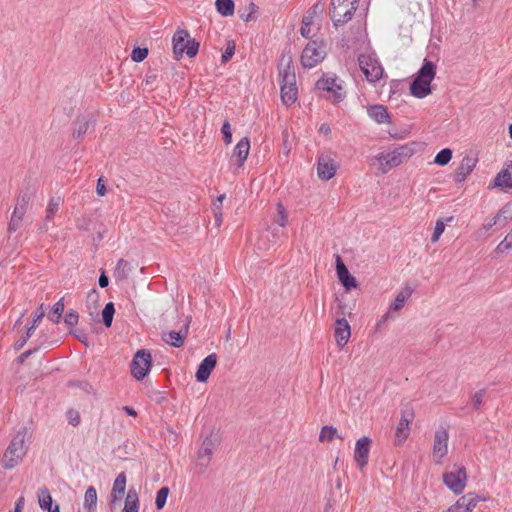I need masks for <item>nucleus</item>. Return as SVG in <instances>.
Masks as SVG:
<instances>
[{"label": "nucleus", "mask_w": 512, "mask_h": 512, "mask_svg": "<svg viewBox=\"0 0 512 512\" xmlns=\"http://www.w3.org/2000/svg\"><path fill=\"white\" fill-rule=\"evenodd\" d=\"M28 440L27 428H21L13 436L1 459V465L5 470H12L23 462L28 452Z\"/></svg>", "instance_id": "f257e3e1"}, {"label": "nucleus", "mask_w": 512, "mask_h": 512, "mask_svg": "<svg viewBox=\"0 0 512 512\" xmlns=\"http://www.w3.org/2000/svg\"><path fill=\"white\" fill-rule=\"evenodd\" d=\"M281 99L284 105L291 106L298 97V89L296 86V76L292 65V57L283 55L279 66Z\"/></svg>", "instance_id": "f03ea898"}, {"label": "nucleus", "mask_w": 512, "mask_h": 512, "mask_svg": "<svg viewBox=\"0 0 512 512\" xmlns=\"http://www.w3.org/2000/svg\"><path fill=\"white\" fill-rule=\"evenodd\" d=\"M288 214L282 203H277V213L274 217L275 226H268L263 229L258 238V246L260 249H268L272 244H275L280 237L284 234L283 229L287 225Z\"/></svg>", "instance_id": "7ed1b4c3"}, {"label": "nucleus", "mask_w": 512, "mask_h": 512, "mask_svg": "<svg viewBox=\"0 0 512 512\" xmlns=\"http://www.w3.org/2000/svg\"><path fill=\"white\" fill-rule=\"evenodd\" d=\"M437 66L429 60H424L422 67L417 72L410 85V93L416 98H425L431 94V82L436 76Z\"/></svg>", "instance_id": "20e7f679"}, {"label": "nucleus", "mask_w": 512, "mask_h": 512, "mask_svg": "<svg viewBox=\"0 0 512 512\" xmlns=\"http://www.w3.org/2000/svg\"><path fill=\"white\" fill-rule=\"evenodd\" d=\"M415 153L413 144L402 145L391 152L381 154L377 157L379 161L380 170L382 173H387L394 167L401 165L404 161L408 160Z\"/></svg>", "instance_id": "39448f33"}, {"label": "nucleus", "mask_w": 512, "mask_h": 512, "mask_svg": "<svg viewBox=\"0 0 512 512\" xmlns=\"http://www.w3.org/2000/svg\"><path fill=\"white\" fill-rule=\"evenodd\" d=\"M318 90L327 92L328 99L333 103H339L346 97L344 82L335 74H325L317 82Z\"/></svg>", "instance_id": "423d86ee"}, {"label": "nucleus", "mask_w": 512, "mask_h": 512, "mask_svg": "<svg viewBox=\"0 0 512 512\" xmlns=\"http://www.w3.org/2000/svg\"><path fill=\"white\" fill-rule=\"evenodd\" d=\"M359 0H331L330 16L333 23L344 24L352 19Z\"/></svg>", "instance_id": "0eeeda50"}, {"label": "nucleus", "mask_w": 512, "mask_h": 512, "mask_svg": "<svg viewBox=\"0 0 512 512\" xmlns=\"http://www.w3.org/2000/svg\"><path fill=\"white\" fill-rule=\"evenodd\" d=\"M358 64L368 82L375 83L382 78L384 69L375 54H361L358 57Z\"/></svg>", "instance_id": "6e6552de"}, {"label": "nucleus", "mask_w": 512, "mask_h": 512, "mask_svg": "<svg viewBox=\"0 0 512 512\" xmlns=\"http://www.w3.org/2000/svg\"><path fill=\"white\" fill-rule=\"evenodd\" d=\"M220 443V439L217 434L211 432L202 441L196 455L195 466L200 470H205L211 463L212 456L217 446Z\"/></svg>", "instance_id": "1a4fd4ad"}, {"label": "nucleus", "mask_w": 512, "mask_h": 512, "mask_svg": "<svg viewBox=\"0 0 512 512\" xmlns=\"http://www.w3.org/2000/svg\"><path fill=\"white\" fill-rule=\"evenodd\" d=\"M326 57V45L323 41H310L301 54V64L305 68H313Z\"/></svg>", "instance_id": "9d476101"}, {"label": "nucleus", "mask_w": 512, "mask_h": 512, "mask_svg": "<svg viewBox=\"0 0 512 512\" xmlns=\"http://www.w3.org/2000/svg\"><path fill=\"white\" fill-rule=\"evenodd\" d=\"M199 49V43L190 38L188 31L177 30L173 36V52L179 58L184 53L194 57Z\"/></svg>", "instance_id": "9b49d317"}, {"label": "nucleus", "mask_w": 512, "mask_h": 512, "mask_svg": "<svg viewBox=\"0 0 512 512\" xmlns=\"http://www.w3.org/2000/svg\"><path fill=\"white\" fill-rule=\"evenodd\" d=\"M152 367L151 353L146 349L138 350L130 364L131 375L138 381L143 380Z\"/></svg>", "instance_id": "f8f14e48"}, {"label": "nucleus", "mask_w": 512, "mask_h": 512, "mask_svg": "<svg viewBox=\"0 0 512 512\" xmlns=\"http://www.w3.org/2000/svg\"><path fill=\"white\" fill-rule=\"evenodd\" d=\"M443 483L456 495H460L467 485V472L463 466H455L453 470L443 474Z\"/></svg>", "instance_id": "ddd939ff"}, {"label": "nucleus", "mask_w": 512, "mask_h": 512, "mask_svg": "<svg viewBox=\"0 0 512 512\" xmlns=\"http://www.w3.org/2000/svg\"><path fill=\"white\" fill-rule=\"evenodd\" d=\"M449 433L444 427L435 431L432 449V459L435 463L442 462L444 457L448 454Z\"/></svg>", "instance_id": "4468645a"}, {"label": "nucleus", "mask_w": 512, "mask_h": 512, "mask_svg": "<svg viewBox=\"0 0 512 512\" xmlns=\"http://www.w3.org/2000/svg\"><path fill=\"white\" fill-rule=\"evenodd\" d=\"M335 155L331 152L322 153L317 160V175L321 180L328 181L336 174Z\"/></svg>", "instance_id": "2eb2a0df"}, {"label": "nucleus", "mask_w": 512, "mask_h": 512, "mask_svg": "<svg viewBox=\"0 0 512 512\" xmlns=\"http://www.w3.org/2000/svg\"><path fill=\"white\" fill-rule=\"evenodd\" d=\"M372 439L368 436L359 438L355 443L353 458L359 470H363L369 460Z\"/></svg>", "instance_id": "dca6fc26"}, {"label": "nucleus", "mask_w": 512, "mask_h": 512, "mask_svg": "<svg viewBox=\"0 0 512 512\" xmlns=\"http://www.w3.org/2000/svg\"><path fill=\"white\" fill-rule=\"evenodd\" d=\"M486 500L485 497L481 498L475 492H468L449 506L447 512H472L480 501Z\"/></svg>", "instance_id": "f3484780"}, {"label": "nucleus", "mask_w": 512, "mask_h": 512, "mask_svg": "<svg viewBox=\"0 0 512 512\" xmlns=\"http://www.w3.org/2000/svg\"><path fill=\"white\" fill-rule=\"evenodd\" d=\"M414 418L412 409H406L401 412V417L396 427L394 442L396 445H402L410 435V423Z\"/></svg>", "instance_id": "a211bd4d"}, {"label": "nucleus", "mask_w": 512, "mask_h": 512, "mask_svg": "<svg viewBox=\"0 0 512 512\" xmlns=\"http://www.w3.org/2000/svg\"><path fill=\"white\" fill-rule=\"evenodd\" d=\"M335 342L339 348H343L351 337V327L345 318L336 319L334 324Z\"/></svg>", "instance_id": "6ab92c4d"}, {"label": "nucleus", "mask_w": 512, "mask_h": 512, "mask_svg": "<svg viewBox=\"0 0 512 512\" xmlns=\"http://www.w3.org/2000/svg\"><path fill=\"white\" fill-rule=\"evenodd\" d=\"M217 365V355L215 353L209 354L205 357L198 366L195 377L198 382H206Z\"/></svg>", "instance_id": "aec40b11"}, {"label": "nucleus", "mask_w": 512, "mask_h": 512, "mask_svg": "<svg viewBox=\"0 0 512 512\" xmlns=\"http://www.w3.org/2000/svg\"><path fill=\"white\" fill-rule=\"evenodd\" d=\"M250 151V141L247 137L242 138L236 144L233 155L232 162L236 165L237 168H241L246 161Z\"/></svg>", "instance_id": "412c9836"}, {"label": "nucleus", "mask_w": 512, "mask_h": 512, "mask_svg": "<svg viewBox=\"0 0 512 512\" xmlns=\"http://www.w3.org/2000/svg\"><path fill=\"white\" fill-rule=\"evenodd\" d=\"M63 204V199L60 196L51 197L48 201L45 218L43 224L40 226L42 231H47L49 228V223L53 221L54 216L60 209V206Z\"/></svg>", "instance_id": "4be33fe9"}, {"label": "nucleus", "mask_w": 512, "mask_h": 512, "mask_svg": "<svg viewBox=\"0 0 512 512\" xmlns=\"http://www.w3.org/2000/svg\"><path fill=\"white\" fill-rule=\"evenodd\" d=\"M336 271L340 283L345 287L347 291L357 287L356 279L350 275L347 267L345 266L341 258H337Z\"/></svg>", "instance_id": "5701e85b"}, {"label": "nucleus", "mask_w": 512, "mask_h": 512, "mask_svg": "<svg viewBox=\"0 0 512 512\" xmlns=\"http://www.w3.org/2000/svg\"><path fill=\"white\" fill-rule=\"evenodd\" d=\"M493 185L501 189L512 188V162L506 163L501 171L498 172L494 178Z\"/></svg>", "instance_id": "b1692460"}, {"label": "nucleus", "mask_w": 512, "mask_h": 512, "mask_svg": "<svg viewBox=\"0 0 512 512\" xmlns=\"http://www.w3.org/2000/svg\"><path fill=\"white\" fill-rule=\"evenodd\" d=\"M475 168V161L470 157H464L457 167L453 179L456 183L464 182Z\"/></svg>", "instance_id": "393cba45"}, {"label": "nucleus", "mask_w": 512, "mask_h": 512, "mask_svg": "<svg viewBox=\"0 0 512 512\" xmlns=\"http://www.w3.org/2000/svg\"><path fill=\"white\" fill-rule=\"evenodd\" d=\"M26 213V204H17L12 212L10 221L8 223L7 231L9 234H12L18 231L22 225L24 220V215Z\"/></svg>", "instance_id": "a878e982"}, {"label": "nucleus", "mask_w": 512, "mask_h": 512, "mask_svg": "<svg viewBox=\"0 0 512 512\" xmlns=\"http://www.w3.org/2000/svg\"><path fill=\"white\" fill-rule=\"evenodd\" d=\"M126 475L124 472L118 474L116 479L114 480L111 495H110V504L114 506L117 504L123 497L126 489Z\"/></svg>", "instance_id": "bb28decb"}, {"label": "nucleus", "mask_w": 512, "mask_h": 512, "mask_svg": "<svg viewBox=\"0 0 512 512\" xmlns=\"http://www.w3.org/2000/svg\"><path fill=\"white\" fill-rule=\"evenodd\" d=\"M367 113L378 124H389L391 122L390 115L383 105L369 106Z\"/></svg>", "instance_id": "cd10ccee"}, {"label": "nucleus", "mask_w": 512, "mask_h": 512, "mask_svg": "<svg viewBox=\"0 0 512 512\" xmlns=\"http://www.w3.org/2000/svg\"><path fill=\"white\" fill-rule=\"evenodd\" d=\"M97 500L98 496L95 487H88V489L85 492L83 501V508L85 512H96Z\"/></svg>", "instance_id": "c85d7f7f"}, {"label": "nucleus", "mask_w": 512, "mask_h": 512, "mask_svg": "<svg viewBox=\"0 0 512 512\" xmlns=\"http://www.w3.org/2000/svg\"><path fill=\"white\" fill-rule=\"evenodd\" d=\"M412 289L408 286L401 289L398 294L396 295L394 301L392 302L390 306V310L392 311H399L403 308L405 302L411 297L412 295Z\"/></svg>", "instance_id": "c756f323"}, {"label": "nucleus", "mask_w": 512, "mask_h": 512, "mask_svg": "<svg viewBox=\"0 0 512 512\" xmlns=\"http://www.w3.org/2000/svg\"><path fill=\"white\" fill-rule=\"evenodd\" d=\"M139 497L135 489H130L125 499L124 507L121 512H138Z\"/></svg>", "instance_id": "7c9ffc66"}, {"label": "nucleus", "mask_w": 512, "mask_h": 512, "mask_svg": "<svg viewBox=\"0 0 512 512\" xmlns=\"http://www.w3.org/2000/svg\"><path fill=\"white\" fill-rule=\"evenodd\" d=\"M185 335L176 331H169L163 334V340L173 346V347H181L184 344Z\"/></svg>", "instance_id": "2f4dec72"}, {"label": "nucleus", "mask_w": 512, "mask_h": 512, "mask_svg": "<svg viewBox=\"0 0 512 512\" xmlns=\"http://www.w3.org/2000/svg\"><path fill=\"white\" fill-rule=\"evenodd\" d=\"M335 438L342 439V436L338 434V430L334 426H323L320 430L319 441L320 442H331Z\"/></svg>", "instance_id": "473e14b6"}, {"label": "nucleus", "mask_w": 512, "mask_h": 512, "mask_svg": "<svg viewBox=\"0 0 512 512\" xmlns=\"http://www.w3.org/2000/svg\"><path fill=\"white\" fill-rule=\"evenodd\" d=\"M216 9L224 17L232 16L234 13V3L232 0H216Z\"/></svg>", "instance_id": "72a5a7b5"}, {"label": "nucleus", "mask_w": 512, "mask_h": 512, "mask_svg": "<svg viewBox=\"0 0 512 512\" xmlns=\"http://www.w3.org/2000/svg\"><path fill=\"white\" fill-rule=\"evenodd\" d=\"M39 506L43 510H48L52 506V496L47 488H41L38 493Z\"/></svg>", "instance_id": "f704fd0d"}, {"label": "nucleus", "mask_w": 512, "mask_h": 512, "mask_svg": "<svg viewBox=\"0 0 512 512\" xmlns=\"http://www.w3.org/2000/svg\"><path fill=\"white\" fill-rule=\"evenodd\" d=\"M451 159H452V150L449 148H444L436 154V156L434 158V163L439 166H445L450 162Z\"/></svg>", "instance_id": "c9c22d12"}, {"label": "nucleus", "mask_w": 512, "mask_h": 512, "mask_svg": "<svg viewBox=\"0 0 512 512\" xmlns=\"http://www.w3.org/2000/svg\"><path fill=\"white\" fill-rule=\"evenodd\" d=\"M314 19L315 16L313 14H309L303 18L300 28V33L303 37L309 38L311 36V26L314 23Z\"/></svg>", "instance_id": "e433bc0d"}, {"label": "nucleus", "mask_w": 512, "mask_h": 512, "mask_svg": "<svg viewBox=\"0 0 512 512\" xmlns=\"http://www.w3.org/2000/svg\"><path fill=\"white\" fill-rule=\"evenodd\" d=\"M496 215L501 221V227H504L509 221L512 220V203L506 204L502 209L498 211Z\"/></svg>", "instance_id": "4c0bfd02"}, {"label": "nucleus", "mask_w": 512, "mask_h": 512, "mask_svg": "<svg viewBox=\"0 0 512 512\" xmlns=\"http://www.w3.org/2000/svg\"><path fill=\"white\" fill-rule=\"evenodd\" d=\"M45 316V308L44 305H40V307L37 309V311L34 313L33 316V324L30 326L27 330V337H31L35 329L37 328V325Z\"/></svg>", "instance_id": "58836bf2"}, {"label": "nucleus", "mask_w": 512, "mask_h": 512, "mask_svg": "<svg viewBox=\"0 0 512 512\" xmlns=\"http://www.w3.org/2000/svg\"><path fill=\"white\" fill-rule=\"evenodd\" d=\"M114 313H115L114 304L112 302L107 303L102 311V318H103V322L106 327L111 326Z\"/></svg>", "instance_id": "ea45409f"}, {"label": "nucleus", "mask_w": 512, "mask_h": 512, "mask_svg": "<svg viewBox=\"0 0 512 512\" xmlns=\"http://www.w3.org/2000/svg\"><path fill=\"white\" fill-rule=\"evenodd\" d=\"M168 495H169L168 487H162L161 489L158 490V492L156 494V499H155V505H156L157 509L160 510L165 506Z\"/></svg>", "instance_id": "a19ab883"}, {"label": "nucleus", "mask_w": 512, "mask_h": 512, "mask_svg": "<svg viewBox=\"0 0 512 512\" xmlns=\"http://www.w3.org/2000/svg\"><path fill=\"white\" fill-rule=\"evenodd\" d=\"M64 311V301L63 299H60L59 301H57L53 308H52V314L49 316L50 319L55 322V323H58L61 316H62V313Z\"/></svg>", "instance_id": "79ce46f5"}, {"label": "nucleus", "mask_w": 512, "mask_h": 512, "mask_svg": "<svg viewBox=\"0 0 512 512\" xmlns=\"http://www.w3.org/2000/svg\"><path fill=\"white\" fill-rule=\"evenodd\" d=\"M148 56L147 48L135 47L131 53V59L134 62H142Z\"/></svg>", "instance_id": "37998d69"}, {"label": "nucleus", "mask_w": 512, "mask_h": 512, "mask_svg": "<svg viewBox=\"0 0 512 512\" xmlns=\"http://www.w3.org/2000/svg\"><path fill=\"white\" fill-rule=\"evenodd\" d=\"M78 319H79L78 313L75 311H69L65 315L64 322L69 327L71 333H72V329L77 325Z\"/></svg>", "instance_id": "c03bdc74"}, {"label": "nucleus", "mask_w": 512, "mask_h": 512, "mask_svg": "<svg viewBox=\"0 0 512 512\" xmlns=\"http://www.w3.org/2000/svg\"><path fill=\"white\" fill-rule=\"evenodd\" d=\"M444 230H445V223L442 220H438L435 224V227H434V230H433V233L431 236V241L437 242L439 240L440 236L443 234Z\"/></svg>", "instance_id": "a18cd8bd"}, {"label": "nucleus", "mask_w": 512, "mask_h": 512, "mask_svg": "<svg viewBox=\"0 0 512 512\" xmlns=\"http://www.w3.org/2000/svg\"><path fill=\"white\" fill-rule=\"evenodd\" d=\"M484 396L485 391L479 390L476 393H474L473 396L471 397V404L475 410H478L481 407Z\"/></svg>", "instance_id": "49530a36"}, {"label": "nucleus", "mask_w": 512, "mask_h": 512, "mask_svg": "<svg viewBox=\"0 0 512 512\" xmlns=\"http://www.w3.org/2000/svg\"><path fill=\"white\" fill-rule=\"evenodd\" d=\"M221 131L223 133L225 143L230 144L232 142V131L230 123L227 120L224 121Z\"/></svg>", "instance_id": "de8ad7c7"}, {"label": "nucleus", "mask_w": 512, "mask_h": 512, "mask_svg": "<svg viewBox=\"0 0 512 512\" xmlns=\"http://www.w3.org/2000/svg\"><path fill=\"white\" fill-rule=\"evenodd\" d=\"M494 226H500L501 227V221L499 219V217L497 215H494L492 218L488 219L484 224H483V229L488 231L490 230L491 228H493Z\"/></svg>", "instance_id": "09e8293b"}, {"label": "nucleus", "mask_w": 512, "mask_h": 512, "mask_svg": "<svg viewBox=\"0 0 512 512\" xmlns=\"http://www.w3.org/2000/svg\"><path fill=\"white\" fill-rule=\"evenodd\" d=\"M107 189L105 182L102 178H99L96 186V193L98 196L103 197L106 195Z\"/></svg>", "instance_id": "8fccbe9b"}, {"label": "nucleus", "mask_w": 512, "mask_h": 512, "mask_svg": "<svg viewBox=\"0 0 512 512\" xmlns=\"http://www.w3.org/2000/svg\"><path fill=\"white\" fill-rule=\"evenodd\" d=\"M68 421L71 425L77 426L80 423V416L78 412L75 411H69L67 414Z\"/></svg>", "instance_id": "3c124183"}, {"label": "nucleus", "mask_w": 512, "mask_h": 512, "mask_svg": "<svg viewBox=\"0 0 512 512\" xmlns=\"http://www.w3.org/2000/svg\"><path fill=\"white\" fill-rule=\"evenodd\" d=\"M235 48L234 46H229L225 50V52L222 55V61L227 62L233 55H234Z\"/></svg>", "instance_id": "603ef678"}, {"label": "nucleus", "mask_w": 512, "mask_h": 512, "mask_svg": "<svg viewBox=\"0 0 512 512\" xmlns=\"http://www.w3.org/2000/svg\"><path fill=\"white\" fill-rule=\"evenodd\" d=\"M24 502H25L24 497L23 496L19 497L15 503L14 512H22V510L24 508Z\"/></svg>", "instance_id": "864d4df0"}, {"label": "nucleus", "mask_w": 512, "mask_h": 512, "mask_svg": "<svg viewBox=\"0 0 512 512\" xmlns=\"http://www.w3.org/2000/svg\"><path fill=\"white\" fill-rule=\"evenodd\" d=\"M224 199H225V195L224 194L219 195L217 197V202L213 204V211L214 212H215V210H218V209L222 210V204H223Z\"/></svg>", "instance_id": "5fc2aeb1"}, {"label": "nucleus", "mask_w": 512, "mask_h": 512, "mask_svg": "<svg viewBox=\"0 0 512 512\" xmlns=\"http://www.w3.org/2000/svg\"><path fill=\"white\" fill-rule=\"evenodd\" d=\"M108 283H109V279L108 277L104 274V272L100 275L99 277V286L101 288H105L108 286Z\"/></svg>", "instance_id": "6e6d98bb"}, {"label": "nucleus", "mask_w": 512, "mask_h": 512, "mask_svg": "<svg viewBox=\"0 0 512 512\" xmlns=\"http://www.w3.org/2000/svg\"><path fill=\"white\" fill-rule=\"evenodd\" d=\"M214 216H215V223L219 227L222 223V216H223L221 209L215 210Z\"/></svg>", "instance_id": "4d7b16f0"}, {"label": "nucleus", "mask_w": 512, "mask_h": 512, "mask_svg": "<svg viewBox=\"0 0 512 512\" xmlns=\"http://www.w3.org/2000/svg\"><path fill=\"white\" fill-rule=\"evenodd\" d=\"M123 409L130 416L135 417L137 415L136 411L131 407L125 406Z\"/></svg>", "instance_id": "13d9d810"}, {"label": "nucleus", "mask_w": 512, "mask_h": 512, "mask_svg": "<svg viewBox=\"0 0 512 512\" xmlns=\"http://www.w3.org/2000/svg\"><path fill=\"white\" fill-rule=\"evenodd\" d=\"M87 130V123H82L79 127V130H78V134H77V137H79L80 135H82L83 133H85Z\"/></svg>", "instance_id": "bf43d9fd"}, {"label": "nucleus", "mask_w": 512, "mask_h": 512, "mask_svg": "<svg viewBox=\"0 0 512 512\" xmlns=\"http://www.w3.org/2000/svg\"><path fill=\"white\" fill-rule=\"evenodd\" d=\"M250 7H251V9H252L251 13H250V14H248L246 17H242V18H243V20H244V21H246V22H247V21H249V20L251 19V14H252V13H254V12H255V10H256V6H255V4H254V3H251V4H250Z\"/></svg>", "instance_id": "052dcab7"}, {"label": "nucleus", "mask_w": 512, "mask_h": 512, "mask_svg": "<svg viewBox=\"0 0 512 512\" xmlns=\"http://www.w3.org/2000/svg\"><path fill=\"white\" fill-rule=\"evenodd\" d=\"M319 131H320L321 133H324V134H326V135H327V134H329V133H330V127H329L328 125H326V124H323V125H321V126H320Z\"/></svg>", "instance_id": "680f3d73"}, {"label": "nucleus", "mask_w": 512, "mask_h": 512, "mask_svg": "<svg viewBox=\"0 0 512 512\" xmlns=\"http://www.w3.org/2000/svg\"><path fill=\"white\" fill-rule=\"evenodd\" d=\"M30 337H27V335L21 340V342H18L17 344V348H22L24 346V344L27 342V340L29 339Z\"/></svg>", "instance_id": "e2e57ef3"}, {"label": "nucleus", "mask_w": 512, "mask_h": 512, "mask_svg": "<svg viewBox=\"0 0 512 512\" xmlns=\"http://www.w3.org/2000/svg\"><path fill=\"white\" fill-rule=\"evenodd\" d=\"M81 342L85 343L86 337L83 334L73 333Z\"/></svg>", "instance_id": "0e129e2a"}, {"label": "nucleus", "mask_w": 512, "mask_h": 512, "mask_svg": "<svg viewBox=\"0 0 512 512\" xmlns=\"http://www.w3.org/2000/svg\"><path fill=\"white\" fill-rule=\"evenodd\" d=\"M48 512H60L59 505H55L47 510Z\"/></svg>", "instance_id": "69168bd1"}, {"label": "nucleus", "mask_w": 512, "mask_h": 512, "mask_svg": "<svg viewBox=\"0 0 512 512\" xmlns=\"http://www.w3.org/2000/svg\"><path fill=\"white\" fill-rule=\"evenodd\" d=\"M126 265H127V262L123 258H121L118 262V267L119 268L122 266L125 267Z\"/></svg>", "instance_id": "338daca9"}, {"label": "nucleus", "mask_w": 512, "mask_h": 512, "mask_svg": "<svg viewBox=\"0 0 512 512\" xmlns=\"http://www.w3.org/2000/svg\"><path fill=\"white\" fill-rule=\"evenodd\" d=\"M509 136L512 139V124L509 125Z\"/></svg>", "instance_id": "774afa93"}]
</instances>
